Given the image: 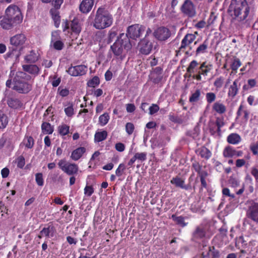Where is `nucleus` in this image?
I'll list each match as a JSON object with an SVG mask.
<instances>
[{
	"instance_id": "nucleus-1",
	"label": "nucleus",
	"mask_w": 258,
	"mask_h": 258,
	"mask_svg": "<svg viewBox=\"0 0 258 258\" xmlns=\"http://www.w3.org/2000/svg\"><path fill=\"white\" fill-rule=\"evenodd\" d=\"M229 9L231 16L237 21L246 20L249 13V7L246 0H232Z\"/></svg>"
},
{
	"instance_id": "nucleus-2",
	"label": "nucleus",
	"mask_w": 258,
	"mask_h": 258,
	"mask_svg": "<svg viewBox=\"0 0 258 258\" xmlns=\"http://www.w3.org/2000/svg\"><path fill=\"white\" fill-rule=\"evenodd\" d=\"M113 23L111 14L104 8L99 7L96 11L93 21V26L97 29H103L110 27Z\"/></svg>"
},
{
	"instance_id": "nucleus-3",
	"label": "nucleus",
	"mask_w": 258,
	"mask_h": 258,
	"mask_svg": "<svg viewBox=\"0 0 258 258\" xmlns=\"http://www.w3.org/2000/svg\"><path fill=\"white\" fill-rule=\"evenodd\" d=\"M27 41V38L25 34L23 33H18L14 35L10 38V43L14 47L12 51H9L7 53L8 57H12V54L16 49H19L18 54L16 55V58H19L21 54V51L24 47V45Z\"/></svg>"
},
{
	"instance_id": "nucleus-4",
	"label": "nucleus",
	"mask_w": 258,
	"mask_h": 258,
	"mask_svg": "<svg viewBox=\"0 0 258 258\" xmlns=\"http://www.w3.org/2000/svg\"><path fill=\"white\" fill-rule=\"evenodd\" d=\"M110 48L114 55L121 56L124 50L128 51L131 49L132 44L129 38L121 34Z\"/></svg>"
},
{
	"instance_id": "nucleus-5",
	"label": "nucleus",
	"mask_w": 258,
	"mask_h": 258,
	"mask_svg": "<svg viewBox=\"0 0 258 258\" xmlns=\"http://www.w3.org/2000/svg\"><path fill=\"white\" fill-rule=\"evenodd\" d=\"M22 79L28 81L31 79V77L24 73H19L14 80L13 89L19 93H27L32 89V84L23 81Z\"/></svg>"
},
{
	"instance_id": "nucleus-6",
	"label": "nucleus",
	"mask_w": 258,
	"mask_h": 258,
	"mask_svg": "<svg viewBox=\"0 0 258 258\" xmlns=\"http://www.w3.org/2000/svg\"><path fill=\"white\" fill-rule=\"evenodd\" d=\"M5 15L16 25L22 22L23 17L21 11L19 8L16 5L9 6L5 11Z\"/></svg>"
},
{
	"instance_id": "nucleus-7",
	"label": "nucleus",
	"mask_w": 258,
	"mask_h": 258,
	"mask_svg": "<svg viewBox=\"0 0 258 258\" xmlns=\"http://www.w3.org/2000/svg\"><path fill=\"white\" fill-rule=\"evenodd\" d=\"M180 10L184 16L189 18H192L196 15V6L190 0H185Z\"/></svg>"
},
{
	"instance_id": "nucleus-8",
	"label": "nucleus",
	"mask_w": 258,
	"mask_h": 258,
	"mask_svg": "<svg viewBox=\"0 0 258 258\" xmlns=\"http://www.w3.org/2000/svg\"><path fill=\"white\" fill-rule=\"evenodd\" d=\"M58 165L62 171L70 175L77 174L79 170L77 165L68 163L64 159L60 160Z\"/></svg>"
},
{
	"instance_id": "nucleus-9",
	"label": "nucleus",
	"mask_w": 258,
	"mask_h": 258,
	"mask_svg": "<svg viewBox=\"0 0 258 258\" xmlns=\"http://www.w3.org/2000/svg\"><path fill=\"white\" fill-rule=\"evenodd\" d=\"M60 33V31L55 30L52 31L51 35V41L50 46L51 47H52L57 50H61L64 47V43L61 40Z\"/></svg>"
},
{
	"instance_id": "nucleus-10",
	"label": "nucleus",
	"mask_w": 258,
	"mask_h": 258,
	"mask_svg": "<svg viewBox=\"0 0 258 258\" xmlns=\"http://www.w3.org/2000/svg\"><path fill=\"white\" fill-rule=\"evenodd\" d=\"M145 28L139 25H134L130 26L128 28L127 33L125 36L127 38L130 37L133 39H136L140 37V36L144 32Z\"/></svg>"
},
{
	"instance_id": "nucleus-11",
	"label": "nucleus",
	"mask_w": 258,
	"mask_h": 258,
	"mask_svg": "<svg viewBox=\"0 0 258 258\" xmlns=\"http://www.w3.org/2000/svg\"><path fill=\"white\" fill-rule=\"evenodd\" d=\"M68 74L72 76L77 77L83 76L86 74L87 67L85 65H78L74 67H71L67 71Z\"/></svg>"
},
{
	"instance_id": "nucleus-12",
	"label": "nucleus",
	"mask_w": 258,
	"mask_h": 258,
	"mask_svg": "<svg viewBox=\"0 0 258 258\" xmlns=\"http://www.w3.org/2000/svg\"><path fill=\"white\" fill-rule=\"evenodd\" d=\"M197 34L198 33L196 32L195 34L188 33L185 35L181 42V45L179 48V50L183 51L186 48L189 47L190 45L196 39Z\"/></svg>"
},
{
	"instance_id": "nucleus-13",
	"label": "nucleus",
	"mask_w": 258,
	"mask_h": 258,
	"mask_svg": "<svg viewBox=\"0 0 258 258\" xmlns=\"http://www.w3.org/2000/svg\"><path fill=\"white\" fill-rule=\"evenodd\" d=\"M247 217L258 224V202L252 203L246 213Z\"/></svg>"
},
{
	"instance_id": "nucleus-14",
	"label": "nucleus",
	"mask_w": 258,
	"mask_h": 258,
	"mask_svg": "<svg viewBox=\"0 0 258 258\" xmlns=\"http://www.w3.org/2000/svg\"><path fill=\"white\" fill-rule=\"evenodd\" d=\"M139 47L141 53L147 55L150 53L153 47V44L147 39L144 38L139 43Z\"/></svg>"
},
{
	"instance_id": "nucleus-15",
	"label": "nucleus",
	"mask_w": 258,
	"mask_h": 258,
	"mask_svg": "<svg viewBox=\"0 0 258 258\" xmlns=\"http://www.w3.org/2000/svg\"><path fill=\"white\" fill-rule=\"evenodd\" d=\"M155 37L159 40H165L170 36L169 30L165 27H160L154 33Z\"/></svg>"
},
{
	"instance_id": "nucleus-16",
	"label": "nucleus",
	"mask_w": 258,
	"mask_h": 258,
	"mask_svg": "<svg viewBox=\"0 0 258 258\" xmlns=\"http://www.w3.org/2000/svg\"><path fill=\"white\" fill-rule=\"evenodd\" d=\"M94 0H83L79 6L80 11L84 14H87L92 9Z\"/></svg>"
},
{
	"instance_id": "nucleus-17",
	"label": "nucleus",
	"mask_w": 258,
	"mask_h": 258,
	"mask_svg": "<svg viewBox=\"0 0 258 258\" xmlns=\"http://www.w3.org/2000/svg\"><path fill=\"white\" fill-rule=\"evenodd\" d=\"M0 25L4 29L9 30L16 26L7 15L0 17Z\"/></svg>"
},
{
	"instance_id": "nucleus-18",
	"label": "nucleus",
	"mask_w": 258,
	"mask_h": 258,
	"mask_svg": "<svg viewBox=\"0 0 258 258\" xmlns=\"http://www.w3.org/2000/svg\"><path fill=\"white\" fill-rule=\"evenodd\" d=\"M23 70L34 77L39 74L40 69L36 64H24L22 66Z\"/></svg>"
},
{
	"instance_id": "nucleus-19",
	"label": "nucleus",
	"mask_w": 258,
	"mask_h": 258,
	"mask_svg": "<svg viewBox=\"0 0 258 258\" xmlns=\"http://www.w3.org/2000/svg\"><path fill=\"white\" fill-rule=\"evenodd\" d=\"M213 69V65L206 61L203 62L199 68V72L204 77H206L208 74Z\"/></svg>"
},
{
	"instance_id": "nucleus-20",
	"label": "nucleus",
	"mask_w": 258,
	"mask_h": 258,
	"mask_svg": "<svg viewBox=\"0 0 258 258\" xmlns=\"http://www.w3.org/2000/svg\"><path fill=\"white\" fill-rule=\"evenodd\" d=\"M238 83V79H236L233 82L232 84L230 86L228 92V95L229 97L233 98L238 93L239 90Z\"/></svg>"
},
{
	"instance_id": "nucleus-21",
	"label": "nucleus",
	"mask_w": 258,
	"mask_h": 258,
	"mask_svg": "<svg viewBox=\"0 0 258 258\" xmlns=\"http://www.w3.org/2000/svg\"><path fill=\"white\" fill-rule=\"evenodd\" d=\"M86 149L84 147H79L74 150L71 154V158L75 161L79 160L85 152Z\"/></svg>"
},
{
	"instance_id": "nucleus-22",
	"label": "nucleus",
	"mask_w": 258,
	"mask_h": 258,
	"mask_svg": "<svg viewBox=\"0 0 258 258\" xmlns=\"http://www.w3.org/2000/svg\"><path fill=\"white\" fill-rule=\"evenodd\" d=\"M50 13L51 14L52 19H53L54 26L56 28H58L60 25V18L59 16V13L58 10H56V9H51L50 10Z\"/></svg>"
},
{
	"instance_id": "nucleus-23",
	"label": "nucleus",
	"mask_w": 258,
	"mask_h": 258,
	"mask_svg": "<svg viewBox=\"0 0 258 258\" xmlns=\"http://www.w3.org/2000/svg\"><path fill=\"white\" fill-rule=\"evenodd\" d=\"M212 109L220 114L224 113L226 111L225 105L220 102H215L213 105Z\"/></svg>"
},
{
	"instance_id": "nucleus-24",
	"label": "nucleus",
	"mask_w": 258,
	"mask_h": 258,
	"mask_svg": "<svg viewBox=\"0 0 258 258\" xmlns=\"http://www.w3.org/2000/svg\"><path fill=\"white\" fill-rule=\"evenodd\" d=\"M24 59L26 62L34 63L38 60V55L34 50H31L25 56Z\"/></svg>"
},
{
	"instance_id": "nucleus-25",
	"label": "nucleus",
	"mask_w": 258,
	"mask_h": 258,
	"mask_svg": "<svg viewBox=\"0 0 258 258\" xmlns=\"http://www.w3.org/2000/svg\"><path fill=\"white\" fill-rule=\"evenodd\" d=\"M170 182L176 187H180L182 189H187V187L184 185V181L178 177L173 178L170 180Z\"/></svg>"
},
{
	"instance_id": "nucleus-26",
	"label": "nucleus",
	"mask_w": 258,
	"mask_h": 258,
	"mask_svg": "<svg viewBox=\"0 0 258 258\" xmlns=\"http://www.w3.org/2000/svg\"><path fill=\"white\" fill-rule=\"evenodd\" d=\"M241 141L240 136L236 133H232L229 135L227 137V142L231 144L235 145L238 144Z\"/></svg>"
},
{
	"instance_id": "nucleus-27",
	"label": "nucleus",
	"mask_w": 258,
	"mask_h": 258,
	"mask_svg": "<svg viewBox=\"0 0 258 258\" xmlns=\"http://www.w3.org/2000/svg\"><path fill=\"white\" fill-rule=\"evenodd\" d=\"M237 114L239 116L243 115V119L245 122H247L249 118V111L247 109H244L243 106L241 104L238 108Z\"/></svg>"
},
{
	"instance_id": "nucleus-28",
	"label": "nucleus",
	"mask_w": 258,
	"mask_h": 258,
	"mask_svg": "<svg viewBox=\"0 0 258 258\" xmlns=\"http://www.w3.org/2000/svg\"><path fill=\"white\" fill-rule=\"evenodd\" d=\"M71 27L72 31L76 34L79 33L81 31V26L79 21L74 19L71 22Z\"/></svg>"
},
{
	"instance_id": "nucleus-29",
	"label": "nucleus",
	"mask_w": 258,
	"mask_h": 258,
	"mask_svg": "<svg viewBox=\"0 0 258 258\" xmlns=\"http://www.w3.org/2000/svg\"><path fill=\"white\" fill-rule=\"evenodd\" d=\"M198 152L199 154L201 156V157L206 159H209L212 155L211 151L205 147H202L200 148Z\"/></svg>"
},
{
	"instance_id": "nucleus-30",
	"label": "nucleus",
	"mask_w": 258,
	"mask_h": 258,
	"mask_svg": "<svg viewBox=\"0 0 258 258\" xmlns=\"http://www.w3.org/2000/svg\"><path fill=\"white\" fill-rule=\"evenodd\" d=\"M107 136V133L105 131L96 132L94 136L95 142H100L105 140Z\"/></svg>"
},
{
	"instance_id": "nucleus-31",
	"label": "nucleus",
	"mask_w": 258,
	"mask_h": 258,
	"mask_svg": "<svg viewBox=\"0 0 258 258\" xmlns=\"http://www.w3.org/2000/svg\"><path fill=\"white\" fill-rule=\"evenodd\" d=\"M41 129L44 134H51L53 132V127L49 123L43 122L41 125Z\"/></svg>"
},
{
	"instance_id": "nucleus-32",
	"label": "nucleus",
	"mask_w": 258,
	"mask_h": 258,
	"mask_svg": "<svg viewBox=\"0 0 258 258\" xmlns=\"http://www.w3.org/2000/svg\"><path fill=\"white\" fill-rule=\"evenodd\" d=\"M172 220L178 225L181 227H185L187 223L184 221V218L182 216H176L175 215H172L171 216Z\"/></svg>"
},
{
	"instance_id": "nucleus-33",
	"label": "nucleus",
	"mask_w": 258,
	"mask_h": 258,
	"mask_svg": "<svg viewBox=\"0 0 258 258\" xmlns=\"http://www.w3.org/2000/svg\"><path fill=\"white\" fill-rule=\"evenodd\" d=\"M8 123L7 116L0 110V128H4Z\"/></svg>"
},
{
	"instance_id": "nucleus-34",
	"label": "nucleus",
	"mask_w": 258,
	"mask_h": 258,
	"mask_svg": "<svg viewBox=\"0 0 258 258\" xmlns=\"http://www.w3.org/2000/svg\"><path fill=\"white\" fill-rule=\"evenodd\" d=\"M236 154V151L230 147H226L223 151V155L225 157H232L235 156Z\"/></svg>"
},
{
	"instance_id": "nucleus-35",
	"label": "nucleus",
	"mask_w": 258,
	"mask_h": 258,
	"mask_svg": "<svg viewBox=\"0 0 258 258\" xmlns=\"http://www.w3.org/2000/svg\"><path fill=\"white\" fill-rule=\"evenodd\" d=\"M70 126L65 124H62L58 126V132L61 136H65L69 132Z\"/></svg>"
},
{
	"instance_id": "nucleus-36",
	"label": "nucleus",
	"mask_w": 258,
	"mask_h": 258,
	"mask_svg": "<svg viewBox=\"0 0 258 258\" xmlns=\"http://www.w3.org/2000/svg\"><path fill=\"white\" fill-rule=\"evenodd\" d=\"M109 118L110 117L109 114L107 113H104V114L101 115L99 117V124L101 126L106 125L108 123Z\"/></svg>"
},
{
	"instance_id": "nucleus-37",
	"label": "nucleus",
	"mask_w": 258,
	"mask_h": 258,
	"mask_svg": "<svg viewBox=\"0 0 258 258\" xmlns=\"http://www.w3.org/2000/svg\"><path fill=\"white\" fill-rule=\"evenodd\" d=\"M200 96L201 91L199 89H197L195 92L192 93L189 97V101L192 103L196 102L200 99Z\"/></svg>"
},
{
	"instance_id": "nucleus-38",
	"label": "nucleus",
	"mask_w": 258,
	"mask_h": 258,
	"mask_svg": "<svg viewBox=\"0 0 258 258\" xmlns=\"http://www.w3.org/2000/svg\"><path fill=\"white\" fill-rule=\"evenodd\" d=\"M208 48V42L205 41L203 44H201L196 50V53L202 54L206 52V50Z\"/></svg>"
},
{
	"instance_id": "nucleus-39",
	"label": "nucleus",
	"mask_w": 258,
	"mask_h": 258,
	"mask_svg": "<svg viewBox=\"0 0 258 258\" xmlns=\"http://www.w3.org/2000/svg\"><path fill=\"white\" fill-rule=\"evenodd\" d=\"M241 63L239 59L237 58H234L230 64V68L232 71H236L241 66Z\"/></svg>"
},
{
	"instance_id": "nucleus-40",
	"label": "nucleus",
	"mask_w": 258,
	"mask_h": 258,
	"mask_svg": "<svg viewBox=\"0 0 258 258\" xmlns=\"http://www.w3.org/2000/svg\"><path fill=\"white\" fill-rule=\"evenodd\" d=\"M100 81L98 77H94L91 80H90L88 83L87 85L90 87L94 88L99 84Z\"/></svg>"
},
{
	"instance_id": "nucleus-41",
	"label": "nucleus",
	"mask_w": 258,
	"mask_h": 258,
	"mask_svg": "<svg viewBox=\"0 0 258 258\" xmlns=\"http://www.w3.org/2000/svg\"><path fill=\"white\" fill-rule=\"evenodd\" d=\"M216 95L213 92H209L206 94V98L207 102L209 104L212 103L216 100Z\"/></svg>"
},
{
	"instance_id": "nucleus-42",
	"label": "nucleus",
	"mask_w": 258,
	"mask_h": 258,
	"mask_svg": "<svg viewBox=\"0 0 258 258\" xmlns=\"http://www.w3.org/2000/svg\"><path fill=\"white\" fill-rule=\"evenodd\" d=\"M125 170V166L124 164L122 163L120 164L115 171L116 175L118 177L121 176L124 173Z\"/></svg>"
},
{
	"instance_id": "nucleus-43",
	"label": "nucleus",
	"mask_w": 258,
	"mask_h": 258,
	"mask_svg": "<svg viewBox=\"0 0 258 258\" xmlns=\"http://www.w3.org/2000/svg\"><path fill=\"white\" fill-rule=\"evenodd\" d=\"M222 192L224 196L229 197L231 199H234L235 197L234 194L231 193L230 190L228 188H223L222 189Z\"/></svg>"
},
{
	"instance_id": "nucleus-44",
	"label": "nucleus",
	"mask_w": 258,
	"mask_h": 258,
	"mask_svg": "<svg viewBox=\"0 0 258 258\" xmlns=\"http://www.w3.org/2000/svg\"><path fill=\"white\" fill-rule=\"evenodd\" d=\"M64 112L68 117H72L74 114V108L72 104H70L64 108Z\"/></svg>"
},
{
	"instance_id": "nucleus-45",
	"label": "nucleus",
	"mask_w": 258,
	"mask_h": 258,
	"mask_svg": "<svg viewBox=\"0 0 258 258\" xmlns=\"http://www.w3.org/2000/svg\"><path fill=\"white\" fill-rule=\"evenodd\" d=\"M198 63L195 60H192L188 68H187V72L189 73H192L194 72V69L198 66Z\"/></svg>"
},
{
	"instance_id": "nucleus-46",
	"label": "nucleus",
	"mask_w": 258,
	"mask_h": 258,
	"mask_svg": "<svg viewBox=\"0 0 258 258\" xmlns=\"http://www.w3.org/2000/svg\"><path fill=\"white\" fill-rule=\"evenodd\" d=\"M35 180L39 186H42L44 183L43 175L41 173H37L35 174Z\"/></svg>"
},
{
	"instance_id": "nucleus-47",
	"label": "nucleus",
	"mask_w": 258,
	"mask_h": 258,
	"mask_svg": "<svg viewBox=\"0 0 258 258\" xmlns=\"http://www.w3.org/2000/svg\"><path fill=\"white\" fill-rule=\"evenodd\" d=\"M224 79L222 77H220L216 79L214 83V86L217 88H221L223 84Z\"/></svg>"
},
{
	"instance_id": "nucleus-48",
	"label": "nucleus",
	"mask_w": 258,
	"mask_h": 258,
	"mask_svg": "<svg viewBox=\"0 0 258 258\" xmlns=\"http://www.w3.org/2000/svg\"><path fill=\"white\" fill-rule=\"evenodd\" d=\"M205 234V232L203 228H201V227H197L194 233L195 237L198 238L203 237V236H204Z\"/></svg>"
},
{
	"instance_id": "nucleus-49",
	"label": "nucleus",
	"mask_w": 258,
	"mask_h": 258,
	"mask_svg": "<svg viewBox=\"0 0 258 258\" xmlns=\"http://www.w3.org/2000/svg\"><path fill=\"white\" fill-rule=\"evenodd\" d=\"M16 162L17 167L20 168H22L25 164V159L22 156L18 157L16 160Z\"/></svg>"
},
{
	"instance_id": "nucleus-50",
	"label": "nucleus",
	"mask_w": 258,
	"mask_h": 258,
	"mask_svg": "<svg viewBox=\"0 0 258 258\" xmlns=\"http://www.w3.org/2000/svg\"><path fill=\"white\" fill-rule=\"evenodd\" d=\"M135 158L141 161H145L147 159V153L145 152L137 153L135 154Z\"/></svg>"
},
{
	"instance_id": "nucleus-51",
	"label": "nucleus",
	"mask_w": 258,
	"mask_h": 258,
	"mask_svg": "<svg viewBox=\"0 0 258 258\" xmlns=\"http://www.w3.org/2000/svg\"><path fill=\"white\" fill-rule=\"evenodd\" d=\"M25 146L28 148H32L34 145V140L32 137H28L24 140Z\"/></svg>"
},
{
	"instance_id": "nucleus-52",
	"label": "nucleus",
	"mask_w": 258,
	"mask_h": 258,
	"mask_svg": "<svg viewBox=\"0 0 258 258\" xmlns=\"http://www.w3.org/2000/svg\"><path fill=\"white\" fill-rule=\"evenodd\" d=\"M216 124L218 127V132H220L221 128L224 125V119L223 118L217 117L216 120Z\"/></svg>"
},
{
	"instance_id": "nucleus-53",
	"label": "nucleus",
	"mask_w": 258,
	"mask_h": 258,
	"mask_svg": "<svg viewBox=\"0 0 258 258\" xmlns=\"http://www.w3.org/2000/svg\"><path fill=\"white\" fill-rule=\"evenodd\" d=\"M94 191V188L91 185H87L84 188V194L87 197H90Z\"/></svg>"
},
{
	"instance_id": "nucleus-54",
	"label": "nucleus",
	"mask_w": 258,
	"mask_h": 258,
	"mask_svg": "<svg viewBox=\"0 0 258 258\" xmlns=\"http://www.w3.org/2000/svg\"><path fill=\"white\" fill-rule=\"evenodd\" d=\"M134 130V125L131 122H128L125 125V131L128 135L133 134Z\"/></svg>"
},
{
	"instance_id": "nucleus-55",
	"label": "nucleus",
	"mask_w": 258,
	"mask_h": 258,
	"mask_svg": "<svg viewBox=\"0 0 258 258\" xmlns=\"http://www.w3.org/2000/svg\"><path fill=\"white\" fill-rule=\"evenodd\" d=\"M53 227H48L47 228H44L40 231V234L45 236H49L50 232L52 231Z\"/></svg>"
},
{
	"instance_id": "nucleus-56",
	"label": "nucleus",
	"mask_w": 258,
	"mask_h": 258,
	"mask_svg": "<svg viewBox=\"0 0 258 258\" xmlns=\"http://www.w3.org/2000/svg\"><path fill=\"white\" fill-rule=\"evenodd\" d=\"M149 114L150 115H153L158 111L159 110V107L157 104H152V105L149 107Z\"/></svg>"
},
{
	"instance_id": "nucleus-57",
	"label": "nucleus",
	"mask_w": 258,
	"mask_h": 258,
	"mask_svg": "<svg viewBox=\"0 0 258 258\" xmlns=\"http://www.w3.org/2000/svg\"><path fill=\"white\" fill-rule=\"evenodd\" d=\"M229 182L232 187H236L239 185V181L235 178L231 177Z\"/></svg>"
},
{
	"instance_id": "nucleus-58",
	"label": "nucleus",
	"mask_w": 258,
	"mask_h": 258,
	"mask_svg": "<svg viewBox=\"0 0 258 258\" xmlns=\"http://www.w3.org/2000/svg\"><path fill=\"white\" fill-rule=\"evenodd\" d=\"M62 2L63 0H53L52 2V5L54 7L53 9H56V10H58L62 4Z\"/></svg>"
},
{
	"instance_id": "nucleus-59",
	"label": "nucleus",
	"mask_w": 258,
	"mask_h": 258,
	"mask_svg": "<svg viewBox=\"0 0 258 258\" xmlns=\"http://www.w3.org/2000/svg\"><path fill=\"white\" fill-rule=\"evenodd\" d=\"M126 109L127 112L132 113L135 110L136 107L134 104L128 103L126 104Z\"/></svg>"
},
{
	"instance_id": "nucleus-60",
	"label": "nucleus",
	"mask_w": 258,
	"mask_h": 258,
	"mask_svg": "<svg viewBox=\"0 0 258 258\" xmlns=\"http://www.w3.org/2000/svg\"><path fill=\"white\" fill-rule=\"evenodd\" d=\"M58 91H59V95L62 97H66L69 94V91L68 89L65 88V89H62L60 90V88H58Z\"/></svg>"
},
{
	"instance_id": "nucleus-61",
	"label": "nucleus",
	"mask_w": 258,
	"mask_h": 258,
	"mask_svg": "<svg viewBox=\"0 0 258 258\" xmlns=\"http://www.w3.org/2000/svg\"><path fill=\"white\" fill-rule=\"evenodd\" d=\"M115 149L119 152H122L125 149L124 144L121 143H118L115 145Z\"/></svg>"
},
{
	"instance_id": "nucleus-62",
	"label": "nucleus",
	"mask_w": 258,
	"mask_h": 258,
	"mask_svg": "<svg viewBox=\"0 0 258 258\" xmlns=\"http://www.w3.org/2000/svg\"><path fill=\"white\" fill-rule=\"evenodd\" d=\"M9 173H10V170L7 167H5V168H3L1 170V174H2V176L3 178H6V177H7L8 176L9 174Z\"/></svg>"
},
{
	"instance_id": "nucleus-63",
	"label": "nucleus",
	"mask_w": 258,
	"mask_h": 258,
	"mask_svg": "<svg viewBox=\"0 0 258 258\" xmlns=\"http://www.w3.org/2000/svg\"><path fill=\"white\" fill-rule=\"evenodd\" d=\"M251 174L254 177L256 181L258 182V169L254 167L252 168Z\"/></svg>"
},
{
	"instance_id": "nucleus-64",
	"label": "nucleus",
	"mask_w": 258,
	"mask_h": 258,
	"mask_svg": "<svg viewBox=\"0 0 258 258\" xmlns=\"http://www.w3.org/2000/svg\"><path fill=\"white\" fill-rule=\"evenodd\" d=\"M250 149L253 154H257L258 153V144L251 145L250 147Z\"/></svg>"
}]
</instances>
